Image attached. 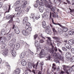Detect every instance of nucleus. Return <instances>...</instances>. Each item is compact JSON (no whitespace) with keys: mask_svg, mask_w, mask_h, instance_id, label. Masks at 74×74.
Returning a JSON list of instances; mask_svg holds the SVG:
<instances>
[{"mask_svg":"<svg viewBox=\"0 0 74 74\" xmlns=\"http://www.w3.org/2000/svg\"><path fill=\"white\" fill-rule=\"evenodd\" d=\"M56 8V7H53L51 9L52 11H55Z\"/></svg>","mask_w":74,"mask_h":74,"instance_id":"obj_50","label":"nucleus"},{"mask_svg":"<svg viewBox=\"0 0 74 74\" xmlns=\"http://www.w3.org/2000/svg\"><path fill=\"white\" fill-rule=\"evenodd\" d=\"M40 43H43V42H44V41L43 40L41 39L40 40Z\"/></svg>","mask_w":74,"mask_h":74,"instance_id":"obj_54","label":"nucleus"},{"mask_svg":"<svg viewBox=\"0 0 74 74\" xmlns=\"http://www.w3.org/2000/svg\"><path fill=\"white\" fill-rule=\"evenodd\" d=\"M37 36H38V35H35L34 36V40H36V39L37 37Z\"/></svg>","mask_w":74,"mask_h":74,"instance_id":"obj_52","label":"nucleus"},{"mask_svg":"<svg viewBox=\"0 0 74 74\" xmlns=\"http://www.w3.org/2000/svg\"><path fill=\"white\" fill-rule=\"evenodd\" d=\"M62 49L63 51H67V49H66L64 47H62Z\"/></svg>","mask_w":74,"mask_h":74,"instance_id":"obj_46","label":"nucleus"},{"mask_svg":"<svg viewBox=\"0 0 74 74\" xmlns=\"http://www.w3.org/2000/svg\"><path fill=\"white\" fill-rule=\"evenodd\" d=\"M63 69L65 72L66 73V74H69V72L68 71V70L67 69H69L70 67L69 66H67L66 65H63L62 66Z\"/></svg>","mask_w":74,"mask_h":74,"instance_id":"obj_5","label":"nucleus"},{"mask_svg":"<svg viewBox=\"0 0 74 74\" xmlns=\"http://www.w3.org/2000/svg\"><path fill=\"white\" fill-rule=\"evenodd\" d=\"M20 44H19V43H17L16 45V48L15 49V48H13V49L11 51V53L12 55L13 56H14V57H15V56H16V51L15 50H15H17V49H18V48H19V47H20Z\"/></svg>","mask_w":74,"mask_h":74,"instance_id":"obj_1","label":"nucleus"},{"mask_svg":"<svg viewBox=\"0 0 74 74\" xmlns=\"http://www.w3.org/2000/svg\"><path fill=\"white\" fill-rule=\"evenodd\" d=\"M48 40H47V44L49 45H52V40H51V38L50 37H47Z\"/></svg>","mask_w":74,"mask_h":74,"instance_id":"obj_10","label":"nucleus"},{"mask_svg":"<svg viewBox=\"0 0 74 74\" xmlns=\"http://www.w3.org/2000/svg\"><path fill=\"white\" fill-rule=\"evenodd\" d=\"M48 2L49 3H50V5H49V3H47V6H48V5H49V7H47L46 5H45L46 7L49 8H51V7H52V4H53V3H52V2L51 1V0H49V1Z\"/></svg>","mask_w":74,"mask_h":74,"instance_id":"obj_11","label":"nucleus"},{"mask_svg":"<svg viewBox=\"0 0 74 74\" xmlns=\"http://www.w3.org/2000/svg\"><path fill=\"white\" fill-rule=\"evenodd\" d=\"M22 10H20L18 11L16 14V15L18 17H19L21 14H22Z\"/></svg>","mask_w":74,"mask_h":74,"instance_id":"obj_30","label":"nucleus"},{"mask_svg":"<svg viewBox=\"0 0 74 74\" xmlns=\"http://www.w3.org/2000/svg\"><path fill=\"white\" fill-rule=\"evenodd\" d=\"M26 53L25 52H23L21 54L20 56V58H21V59L23 58H24V57H25V55H26Z\"/></svg>","mask_w":74,"mask_h":74,"instance_id":"obj_15","label":"nucleus"},{"mask_svg":"<svg viewBox=\"0 0 74 74\" xmlns=\"http://www.w3.org/2000/svg\"><path fill=\"white\" fill-rule=\"evenodd\" d=\"M51 55H49L48 57H47V60H51Z\"/></svg>","mask_w":74,"mask_h":74,"instance_id":"obj_44","label":"nucleus"},{"mask_svg":"<svg viewBox=\"0 0 74 74\" xmlns=\"http://www.w3.org/2000/svg\"><path fill=\"white\" fill-rule=\"evenodd\" d=\"M51 20H52V22L53 24L54 25H59L60 27H63V26L62 25H60V24L58 23H55L54 22V21H53V18H51Z\"/></svg>","mask_w":74,"mask_h":74,"instance_id":"obj_18","label":"nucleus"},{"mask_svg":"<svg viewBox=\"0 0 74 74\" xmlns=\"http://www.w3.org/2000/svg\"><path fill=\"white\" fill-rule=\"evenodd\" d=\"M71 2L72 5L74 6V1H72Z\"/></svg>","mask_w":74,"mask_h":74,"instance_id":"obj_64","label":"nucleus"},{"mask_svg":"<svg viewBox=\"0 0 74 74\" xmlns=\"http://www.w3.org/2000/svg\"><path fill=\"white\" fill-rule=\"evenodd\" d=\"M11 18H13V17H12L11 15L10 14L7 15L6 16V19H10Z\"/></svg>","mask_w":74,"mask_h":74,"instance_id":"obj_24","label":"nucleus"},{"mask_svg":"<svg viewBox=\"0 0 74 74\" xmlns=\"http://www.w3.org/2000/svg\"><path fill=\"white\" fill-rule=\"evenodd\" d=\"M11 18L10 20L8 21V23H10V24L11 23H12V22H13V20H12V18Z\"/></svg>","mask_w":74,"mask_h":74,"instance_id":"obj_41","label":"nucleus"},{"mask_svg":"<svg viewBox=\"0 0 74 74\" xmlns=\"http://www.w3.org/2000/svg\"><path fill=\"white\" fill-rule=\"evenodd\" d=\"M38 5L37 4H36H36H35V5H34V7H35L36 8V7H38Z\"/></svg>","mask_w":74,"mask_h":74,"instance_id":"obj_61","label":"nucleus"},{"mask_svg":"<svg viewBox=\"0 0 74 74\" xmlns=\"http://www.w3.org/2000/svg\"><path fill=\"white\" fill-rule=\"evenodd\" d=\"M52 38L54 39V40H60V38H59L55 36H53Z\"/></svg>","mask_w":74,"mask_h":74,"instance_id":"obj_36","label":"nucleus"},{"mask_svg":"<svg viewBox=\"0 0 74 74\" xmlns=\"http://www.w3.org/2000/svg\"><path fill=\"white\" fill-rule=\"evenodd\" d=\"M43 3V2H40L39 3V5H42V6H44V3Z\"/></svg>","mask_w":74,"mask_h":74,"instance_id":"obj_43","label":"nucleus"},{"mask_svg":"<svg viewBox=\"0 0 74 74\" xmlns=\"http://www.w3.org/2000/svg\"><path fill=\"white\" fill-rule=\"evenodd\" d=\"M20 3V1L18 0L15 3V5H18Z\"/></svg>","mask_w":74,"mask_h":74,"instance_id":"obj_42","label":"nucleus"},{"mask_svg":"<svg viewBox=\"0 0 74 74\" xmlns=\"http://www.w3.org/2000/svg\"><path fill=\"white\" fill-rule=\"evenodd\" d=\"M58 0H54L53 1V3H54V4H56L57 3H58Z\"/></svg>","mask_w":74,"mask_h":74,"instance_id":"obj_49","label":"nucleus"},{"mask_svg":"<svg viewBox=\"0 0 74 74\" xmlns=\"http://www.w3.org/2000/svg\"><path fill=\"white\" fill-rule=\"evenodd\" d=\"M29 51L30 52V53L32 55H34V53H33V52L31 50H30Z\"/></svg>","mask_w":74,"mask_h":74,"instance_id":"obj_58","label":"nucleus"},{"mask_svg":"<svg viewBox=\"0 0 74 74\" xmlns=\"http://www.w3.org/2000/svg\"><path fill=\"white\" fill-rule=\"evenodd\" d=\"M66 58L67 59L70 58L71 57V53L70 52H68L66 54Z\"/></svg>","mask_w":74,"mask_h":74,"instance_id":"obj_13","label":"nucleus"},{"mask_svg":"<svg viewBox=\"0 0 74 74\" xmlns=\"http://www.w3.org/2000/svg\"><path fill=\"white\" fill-rule=\"evenodd\" d=\"M28 20V18L27 17H25L24 18L23 20V25H25V24H27Z\"/></svg>","mask_w":74,"mask_h":74,"instance_id":"obj_14","label":"nucleus"},{"mask_svg":"<svg viewBox=\"0 0 74 74\" xmlns=\"http://www.w3.org/2000/svg\"><path fill=\"white\" fill-rule=\"evenodd\" d=\"M58 31L59 32V33H62V32H63V31H62V30L60 28H59L58 29Z\"/></svg>","mask_w":74,"mask_h":74,"instance_id":"obj_47","label":"nucleus"},{"mask_svg":"<svg viewBox=\"0 0 74 74\" xmlns=\"http://www.w3.org/2000/svg\"><path fill=\"white\" fill-rule=\"evenodd\" d=\"M54 50L56 52H57L58 51V49L56 47H55L54 48Z\"/></svg>","mask_w":74,"mask_h":74,"instance_id":"obj_63","label":"nucleus"},{"mask_svg":"<svg viewBox=\"0 0 74 74\" xmlns=\"http://www.w3.org/2000/svg\"><path fill=\"white\" fill-rule=\"evenodd\" d=\"M47 53H48L47 51L45 50V49H42L39 54L40 58H44Z\"/></svg>","mask_w":74,"mask_h":74,"instance_id":"obj_2","label":"nucleus"},{"mask_svg":"<svg viewBox=\"0 0 74 74\" xmlns=\"http://www.w3.org/2000/svg\"><path fill=\"white\" fill-rule=\"evenodd\" d=\"M38 9H39V11L41 12H42L44 11V7H39Z\"/></svg>","mask_w":74,"mask_h":74,"instance_id":"obj_31","label":"nucleus"},{"mask_svg":"<svg viewBox=\"0 0 74 74\" xmlns=\"http://www.w3.org/2000/svg\"><path fill=\"white\" fill-rule=\"evenodd\" d=\"M7 40V39L5 37H1L0 38V42H4Z\"/></svg>","mask_w":74,"mask_h":74,"instance_id":"obj_9","label":"nucleus"},{"mask_svg":"<svg viewBox=\"0 0 74 74\" xmlns=\"http://www.w3.org/2000/svg\"><path fill=\"white\" fill-rule=\"evenodd\" d=\"M58 50L59 51V52H60V53H63V52H62V51H61V50L60 49L58 48Z\"/></svg>","mask_w":74,"mask_h":74,"instance_id":"obj_59","label":"nucleus"},{"mask_svg":"<svg viewBox=\"0 0 74 74\" xmlns=\"http://www.w3.org/2000/svg\"><path fill=\"white\" fill-rule=\"evenodd\" d=\"M68 43L71 45H73L74 44V40L73 39L69 40L68 41Z\"/></svg>","mask_w":74,"mask_h":74,"instance_id":"obj_25","label":"nucleus"},{"mask_svg":"<svg viewBox=\"0 0 74 74\" xmlns=\"http://www.w3.org/2000/svg\"><path fill=\"white\" fill-rule=\"evenodd\" d=\"M21 73V69L19 68L17 69L13 72V74H18Z\"/></svg>","mask_w":74,"mask_h":74,"instance_id":"obj_12","label":"nucleus"},{"mask_svg":"<svg viewBox=\"0 0 74 74\" xmlns=\"http://www.w3.org/2000/svg\"><path fill=\"white\" fill-rule=\"evenodd\" d=\"M8 50H5L4 51H3L2 54L5 56H6L8 55Z\"/></svg>","mask_w":74,"mask_h":74,"instance_id":"obj_17","label":"nucleus"},{"mask_svg":"<svg viewBox=\"0 0 74 74\" xmlns=\"http://www.w3.org/2000/svg\"><path fill=\"white\" fill-rule=\"evenodd\" d=\"M27 1H25L24 3H23V4L22 5V8H23L26 7V4H27Z\"/></svg>","mask_w":74,"mask_h":74,"instance_id":"obj_26","label":"nucleus"},{"mask_svg":"<svg viewBox=\"0 0 74 74\" xmlns=\"http://www.w3.org/2000/svg\"><path fill=\"white\" fill-rule=\"evenodd\" d=\"M28 66L29 68V69H32V66L34 69H35V64H34V63L31 62H29L28 63Z\"/></svg>","mask_w":74,"mask_h":74,"instance_id":"obj_6","label":"nucleus"},{"mask_svg":"<svg viewBox=\"0 0 74 74\" xmlns=\"http://www.w3.org/2000/svg\"><path fill=\"white\" fill-rule=\"evenodd\" d=\"M3 10L5 11V12H9V10L8 9V8L6 7H3Z\"/></svg>","mask_w":74,"mask_h":74,"instance_id":"obj_27","label":"nucleus"},{"mask_svg":"<svg viewBox=\"0 0 74 74\" xmlns=\"http://www.w3.org/2000/svg\"><path fill=\"white\" fill-rule=\"evenodd\" d=\"M62 32H66L67 31V28L66 27H64L62 28Z\"/></svg>","mask_w":74,"mask_h":74,"instance_id":"obj_33","label":"nucleus"},{"mask_svg":"<svg viewBox=\"0 0 74 74\" xmlns=\"http://www.w3.org/2000/svg\"><path fill=\"white\" fill-rule=\"evenodd\" d=\"M42 25L43 28L44 29H45V28H46L47 25H46V22H45V21H42Z\"/></svg>","mask_w":74,"mask_h":74,"instance_id":"obj_19","label":"nucleus"},{"mask_svg":"<svg viewBox=\"0 0 74 74\" xmlns=\"http://www.w3.org/2000/svg\"><path fill=\"white\" fill-rule=\"evenodd\" d=\"M63 36H64V37H69V35L66 33L63 34Z\"/></svg>","mask_w":74,"mask_h":74,"instance_id":"obj_39","label":"nucleus"},{"mask_svg":"<svg viewBox=\"0 0 74 74\" xmlns=\"http://www.w3.org/2000/svg\"><path fill=\"white\" fill-rule=\"evenodd\" d=\"M12 29H14V31L16 33V34H19V33H20V30L18 28V27H15V26L13 27L12 28Z\"/></svg>","mask_w":74,"mask_h":74,"instance_id":"obj_8","label":"nucleus"},{"mask_svg":"<svg viewBox=\"0 0 74 74\" xmlns=\"http://www.w3.org/2000/svg\"><path fill=\"white\" fill-rule=\"evenodd\" d=\"M69 35H73L74 33V29H72L68 32Z\"/></svg>","mask_w":74,"mask_h":74,"instance_id":"obj_21","label":"nucleus"},{"mask_svg":"<svg viewBox=\"0 0 74 74\" xmlns=\"http://www.w3.org/2000/svg\"><path fill=\"white\" fill-rule=\"evenodd\" d=\"M40 64H41L40 65L41 69V70H42V69H43V68H42V65H44V63H41Z\"/></svg>","mask_w":74,"mask_h":74,"instance_id":"obj_48","label":"nucleus"},{"mask_svg":"<svg viewBox=\"0 0 74 74\" xmlns=\"http://www.w3.org/2000/svg\"><path fill=\"white\" fill-rule=\"evenodd\" d=\"M40 2L39 1L37 0L36 2V4H37L38 5H39Z\"/></svg>","mask_w":74,"mask_h":74,"instance_id":"obj_53","label":"nucleus"},{"mask_svg":"<svg viewBox=\"0 0 74 74\" xmlns=\"http://www.w3.org/2000/svg\"><path fill=\"white\" fill-rule=\"evenodd\" d=\"M34 15L33 13H31L30 16V18H32V19H34Z\"/></svg>","mask_w":74,"mask_h":74,"instance_id":"obj_37","label":"nucleus"},{"mask_svg":"<svg viewBox=\"0 0 74 74\" xmlns=\"http://www.w3.org/2000/svg\"><path fill=\"white\" fill-rule=\"evenodd\" d=\"M40 1H42V2H43L44 3L45 5H46V7H49V5H48L47 4H48V2H47V1L45 0H40Z\"/></svg>","mask_w":74,"mask_h":74,"instance_id":"obj_23","label":"nucleus"},{"mask_svg":"<svg viewBox=\"0 0 74 74\" xmlns=\"http://www.w3.org/2000/svg\"><path fill=\"white\" fill-rule=\"evenodd\" d=\"M71 62H74V56H73L71 57L70 60Z\"/></svg>","mask_w":74,"mask_h":74,"instance_id":"obj_40","label":"nucleus"},{"mask_svg":"<svg viewBox=\"0 0 74 74\" xmlns=\"http://www.w3.org/2000/svg\"><path fill=\"white\" fill-rule=\"evenodd\" d=\"M71 52L72 53H74V49L72 48L71 49Z\"/></svg>","mask_w":74,"mask_h":74,"instance_id":"obj_55","label":"nucleus"},{"mask_svg":"<svg viewBox=\"0 0 74 74\" xmlns=\"http://www.w3.org/2000/svg\"><path fill=\"white\" fill-rule=\"evenodd\" d=\"M8 9L9 10V11H10V9L11 8V5H8Z\"/></svg>","mask_w":74,"mask_h":74,"instance_id":"obj_60","label":"nucleus"},{"mask_svg":"<svg viewBox=\"0 0 74 74\" xmlns=\"http://www.w3.org/2000/svg\"><path fill=\"white\" fill-rule=\"evenodd\" d=\"M59 60H62V61H64V58H63V57H62L61 55H59L58 56V58L55 59L54 61L56 63H60V62H59Z\"/></svg>","mask_w":74,"mask_h":74,"instance_id":"obj_3","label":"nucleus"},{"mask_svg":"<svg viewBox=\"0 0 74 74\" xmlns=\"http://www.w3.org/2000/svg\"><path fill=\"white\" fill-rule=\"evenodd\" d=\"M40 18V16H39L38 17H35V18H36V19H38L39 18Z\"/></svg>","mask_w":74,"mask_h":74,"instance_id":"obj_62","label":"nucleus"},{"mask_svg":"<svg viewBox=\"0 0 74 74\" xmlns=\"http://www.w3.org/2000/svg\"><path fill=\"white\" fill-rule=\"evenodd\" d=\"M52 29L53 32H56V30H55V28L53 27L52 28Z\"/></svg>","mask_w":74,"mask_h":74,"instance_id":"obj_57","label":"nucleus"},{"mask_svg":"<svg viewBox=\"0 0 74 74\" xmlns=\"http://www.w3.org/2000/svg\"><path fill=\"white\" fill-rule=\"evenodd\" d=\"M40 67L39 66V62H37L36 65L35 69H38Z\"/></svg>","mask_w":74,"mask_h":74,"instance_id":"obj_34","label":"nucleus"},{"mask_svg":"<svg viewBox=\"0 0 74 74\" xmlns=\"http://www.w3.org/2000/svg\"><path fill=\"white\" fill-rule=\"evenodd\" d=\"M22 33L23 35H26L27 34V31L26 30H23L22 31Z\"/></svg>","mask_w":74,"mask_h":74,"instance_id":"obj_35","label":"nucleus"},{"mask_svg":"<svg viewBox=\"0 0 74 74\" xmlns=\"http://www.w3.org/2000/svg\"><path fill=\"white\" fill-rule=\"evenodd\" d=\"M21 64L23 66H25L27 65V62H26V61L25 60H23L21 62Z\"/></svg>","mask_w":74,"mask_h":74,"instance_id":"obj_20","label":"nucleus"},{"mask_svg":"<svg viewBox=\"0 0 74 74\" xmlns=\"http://www.w3.org/2000/svg\"><path fill=\"white\" fill-rule=\"evenodd\" d=\"M50 29V27L49 26H47L46 29V30H49Z\"/></svg>","mask_w":74,"mask_h":74,"instance_id":"obj_51","label":"nucleus"},{"mask_svg":"<svg viewBox=\"0 0 74 74\" xmlns=\"http://www.w3.org/2000/svg\"><path fill=\"white\" fill-rule=\"evenodd\" d=\"M53 48H54V46H52V49H50L49 50V52L52 55H53V56H56V53H54Z\"/></svg>","mask_w":74,"mask_h":74,"instance_id":"obj_7","label":"nucleus"},{"mask_svg":"<svg viewBox=\"0 0 74 74\" xmlns=\"http://www.w3.org/2000/svg\"><path fill=\"white\" fill-rule=\"evenodd\" d=\"M3 6V3L2 2H0V8H1Z\"/></svg>","mask_w":74,"mask_h":74,"instance_id":"obj_56","label":"nucleus"},{"mask_svg":"<svg viewBox=\"0 0 74 74\" xmlns=\"http://www.w3.org/2000/svg\"><path fill=\"white\" fill-rule=\"evenodd\" d=\"M25 24V29L26 30H27L29 28L30 26V23H27Z\"/></svg>","mask_w":74,"mask_h":74,"instance_id":"obj_22","label":"nucleus"},{"mask_svg":"<svg viewBox=\"0 0 74 74\" xmlns=\"http://www.w3.org/2000/svg\"><path fill=\"white\" fill-rule=\"evenodd\" d=\"M21 9V7H18L17 8H16L15 9V11H19Z\"/></svg>","mask_w":74,"mask_h":74,"instance_id":"obj_38","label":"nucleus"},{"mask_svg":"<svg viewBox=\"0 0 74 74\" xmlns=\"http://www.w3.org/2000/svg\"><path fill=\"white\" fill-rule=\"evenodd\" d=\"M64 46L66 48L68 49H70L71 48V46L68 43H66L64 45Z\"/></svg>","mask_w":74,"mask_h":74,"instance_id":"obj_16","label":"nucleus"},{"mask_svg":"<svg viewBox=\"0 0 74 74\" xmlns=\"http://www.w3.org/2000/svg\"><path fill=\"white\" fill-rule=\"evenodd\" d=\"M45 32H46L48 34H51V31L49 29L46 30Z\"/></svg>","mask_w":74,"mask_h":74,"instance_id":"obj_32","label":"nucleus"},{"mask_svg":"<svg viewBox=\"0 0 74 74\" xmlns=\"http://www.w3.org/2000/svg\"><path fill=\"white\" fill-rule=\"evenodd\" d=\"M74 69V66L73 65V66H71L69 69V71L70 73H71L73 71V69Z\"/></svg>","mask_w":74,"mask_h":74,"instance_id":"obj_28","label":"nucleus"},{"mask_svg":"<svg viewBox=\"0 0 74 74\" xmlns=\"http://www.w3.org/2000/svg\"><path fill=\"white\" fill-rule=\"evenodd\" d=\"M6 33H7V31L6 30L4 29H3L1 30V33L2 34H6Z\"/></svg>","mask_w":74,"mask_h":74,"instance_id":"obj_29","label":"nucleus"},{"mask_svg":"<svg viewBox=\"0 0 74 74\" xmlns=\"http://www.w3.org/2000/svg\"><path fill=\"white\" fill-rule=\"evenodd\" d=\"M16 22L17 23H20V20L18 18H17L16 20Z\"/></svg>","mask_w":74,"mask_h":74,"instance_id":"obj_45","label":"nucleus"},{"mask_svg":"<svg viewBox=\"0 0 74 74\" xmlns=\"http://www.w3.org/2000/svg\"><path fill=\"white\" fill-rule=\"evenodd\" d=\"M35 45L36 47H37L36 50L37 51H38L41 49V46L39 42L38 41L36 40L35 42Z\"/></svg>","mask_w":74,"mask_h":74,"instance_id":"obj_4","label":"nucleus"}]
</instances>
